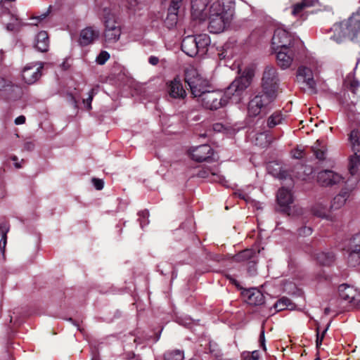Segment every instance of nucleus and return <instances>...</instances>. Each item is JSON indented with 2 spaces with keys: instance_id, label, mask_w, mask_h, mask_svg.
<instances>
[{
  "instance_id": "nucleus-14",
  "label": "nucleus",
  "mask_w": 360,
  "mask_h": 360,
  "mask_svg": "<svg viewBox=\"0 0 360 360\" xmlns=\"http://www.w3.org/2000/svg\"><path fill=\"white\" fill-rule=\"evenodd\" d=\"M342 176L331 170H324L318 173L317 182L322 186H331L340 184Z\"/></svg>"
},
{
  "instance_id": "nucleus-58",
  "label": "nucleus",
  "mask_w": 360,
  "mask_h": 360,
  "mask_svg": "<svg viewBox=\"0 0 360 360\" xmlns=\"http://www.w3.org/2000/svg\"><path fill=\"white\" fill-rule=\"evenodd\" d=\"M6 85V81L4 79L0 77V90Z\"/></svg>"
},
{
  "instance_id": "nucleus-49",
  "label": "nucleus",
  "mask_w": 360,
  "mask_h": 360,
  "mask_svg": "<svg viewBox=\"0 0 360 360\" xmlns=\"http://www.w3.org/2000/svg\"><path fill=\"white\" fill-rule=\"evenodd\" d=\"M213 130L217 132L223 131L225 129L224 126L221 123H215L212 126Z\"/></svg>"
},
{
  "instance_id": "nucleus-12",
  "label": "nucleus",
  "mask_w": 360,
  "mask_h": 360,
  "mask_svg": "<svg viewBox=\"0 0 360 360\" xmlns=\"http://www.w3.org/2000/svg\"><path fill=\"white\" fill-rule=\"evenodd\" d=\"M42 63L27 65L22 71V78L27 84H34L41 75Z\"/></svg>"
},
{
  "instance_id": "nucleus-32",
  "label": "nucleus",
  "mask_w": 360,
  "mask_h": 360,
  "mask_svg": "<svg viewBox=\"0 0 360 360\" xmlns=\"http://www.w3.org/2000/svg\"><path fill=\"white\" fill-rule=\"evenodd\" d=\"M165 360H183L184 359V352L180 349H173L165 352Z\"/></svg>"
},
{
  "instance_id": "nucleus-1",
  "label": "nucleus",
  "mask_w": 360,
  "mask_h": 360,
  "mask_svg": "<svg viewBox=\"0 0 360 360\" xmlns=\"http://www.w3.org/2000/svg\"><path fill=\"white\" fill-rule=\"evenodd\" d=\"M233 15L231 6H225L220 0L212 1L209 7L207 18L209 19L208 29L212 33H220L230 24Z\"/></svg>"
},
{
  "instance_id": "nucleus-11",
  "label": "nucleus",
  "mask_w": 360,
  "mask_h": 360,
  "mask_svg": "<svg viewBox=\"0 0 360 360\" xmlns=\"http://www.w3.org/2000/svg\"><path fill=\"white\" fill-rule=\"evenodd\" d=\"M341 299L351 304L353 307L360 308V291L348 284H342L338 288Z\"/></svg>"
},
{
  "instance_id": "nucleus-48",
  "label": "nucleus",
  "mask_w": 360,
  "mask_h": 360,
  "mask_svg": "<svg viewBox=\"0 0 360 360\" xmlns=\"http://www.w3.org/2000/svg\"><path fill=\"white\" fill-rule=\"evenodd\" d=\"M303 150L301 149H295L292 151V155L295 159H300L303 157Z\"/></svg>"
},
{
  "instance_id": "nucleus-40",
  "label": "nucleus",
  "mask_w": 360,
  "mask_h": 360,
  "mask_svg": "<svg viewBox=\"0 0 360 360\" xmlns=\"http://www.w3.org/2000/svg\"><path fill=\"white\" fill-rule=\"evenodd\" d=\"M289 300L287 298H282L278 302L275 304V308L278 311H281L285 309V307L288 306Z\"/></svg>"
},
{
  "instance_id": "nucleus-62",
  "label": "nucleus",
  "mask_w": 360,
  "mask_h": 360,
  "mask_svg": "<svg viewBox=\"0 0 360 360\" xmlns=\"http://www.w3.org/2000/svg\"><path fill=\"white\" fill-rule=\"evenodd\" d=\"M315 360H320L319 359H316Z\"/></svg>"
},
{
  "instance_id": "nucleus-52",
  "label": "nucleus",
  "mask_w": 360,
  "mask_h": 360,
  "mask_svg": "<svg viewBox=\"0 0 360 360\" xmlns=\"http://www.w3.org/2000/svg\"><path fill=\"white\" fill-rule=\"evenodd\" d=\"M25 117L23 115L18 116L15 120V124H18V125L22 124L25 123Z\"/></svg>"
},
{
  "instance_id": "nucleus-2",
  "label": "nucleus",
  "mask_w": 360,
  "mask_h": 360,
  "mask_svg": "<svg viewBox=\"0 0 360 360\" xmlns=\"http://www.w3.org/2000/svg\"><path fill=\"white\" fill-rule=\"evenodd\" d=\"M333 30L335 34L331 39L338 43L346 37L352 41L360 42V8L347 21L334 25Z\"/></svg>"
},
{
  "instance_id": "nucleus-18",
  "label": "nucleus",
  "mask_w": 360,
  "mask_h": 360,
  "mask_svg": "<svg viewBox=\"0 0 360 360\" xmlns=\"http://www.w3.org/2000/svg\"><path fill=\"white\" fill-rule=\"evenodd\" d=\"M275 51H276V58L278 65L282 69L289 68L291 65L294 58V51L292 49V46L286 47V49H278Z\"/></svg>"
},
{
  "instance_id": "nucleus-19",
  "label": "nucleus",
  "mask_w": 360,
  "mask_h": 360,
  "mask_svg": "<svg viewBox=\"0 0 360 360\" xmlns=\"http://www.w3.org/2000/svg\"><path fill=\"white\" fill-rule=\"evenodd\" d=\"M277 202L282 212L290 214V205L293 202L292 195L290 191L282 188L277 193Z\"/></svg>"
},
{
  "instance_id": "nucleus-4",
  "label": "nucleus",
  "mask_w": 360,
  "mask_h": 360,
  "mask_svg": "<svg viewBox=\"0 0 360 360\" xmlns=\"http://www.w3.org/2000/svg\"><path fill=\"white\" fill-rule=\"evenodd\" d=\"M252 74L248 72L236 78L224 91L229 101L238 103L245 89L250 85Z\"/></svg>"
},
{
  "instance_id": "nucleus-10",
  "label": "nucleus",
  "mask_w": 360,
  "mask_h": 360,
  "mask_svg": "<svg viewBox=\"0 0 360 360\" xmlns=\"http://www.w3.org/2000/svg\"><path fill=\"white\" fill-rule=\"evenodd\" d=\"M294 37L286 30L278 27L274 31L272 37V46L274 50L285 49L292 46L294 42Z\"/></svg>"
},
{
  "instance_id": "nucleus-31",
  "label": "nucleus",
  "mask_w": 360,
  "mask_h": 360,
  "mask_svg": "<svg viewBox=\"0 0 360 360\" xmlns=\"http://www.w3.org/2000/svg\"><path fill=\"white\" fill-rule=\"evenodd\" d=\"M313 150L317 159L323 160L326 158V147L319 140L313 146Z\"/></svg>"
},
{
  "instance_id": "nucleus-39",
  "label": "nucleus",
  "mask_w": 360,
  "mask_h": 360,
  "mask_svg": "<svg viewBox=\"0 0 360 360\" xmlns=\"http://www.w3.org/2000/svg\"><path fill=\"white\" fill-rule=\"evenodd\" d=\"M109 58V53L105 51H102L97 56L96 61L99 65H103Z\"/></svg>"
},
{
  "instance_id": "nucleus-36",
  "label": "nucleus",
  "mask_w": 360,
  "mask_h": 360,
  "mask_svg": "<svg viewBox=\"0 0 360 360\" xmlns=\"http://www.w3.org/2000/svg\"><path fill=\"white\" fill-rule=\"evenodd\" d=\"M348 259L349 262L354 266L360 263V245H356L354 249L351 250Z\"/></svg>"
},
{
  "instance_id": "nucleus-15",
  "label": "nucleus",
  "mask_w": 360,
  "mask_h": 360,
  "mask_svg": "<svg viewBox=\"0 0 360 360\" xmlns=\"http://www.w3.org/2000/svg\"><path fill=\"white\" fill-rule=\"evenodd\" d=\"M100 31L98 28L89 26L81 30L78 42L82 46L93 44L98 39Z\"/></svg>"
},
{
  "instance_id": "nucleus-42",
  "label": "nucleus",
  "mask_w": 360,
  "mask_h": 360,
  "mask_svg": "<svg viewBox=\"0 0 360 360\" xmlns=\"http://www.w3.org/2000/svg\"><path fill=\"white\" fill-rule=\"evenodd\" d=\"M94 94V89H91L89 94V97L86 100H84V103L86 104V108L88 110L91 109V101Z\"/></svg>"
},
{
  "instance_id": "nucleus-3",
  "label": "nucleus",
  "mask_w": 360,
  "mask_h": 360,
  "mask_svg": "<svg viewBox=\"0 0 360 360\" xmlns=\"http://www.w3.org/2000/svg\"><path fill=\"white\" fill-rule=\"evenodd\" d=\"M184 80L189 86L193 96L198 99L208 90V81L202 77L193 66L186 68Z\"/></svg>"
},
{
  "instance_id": "nucleus-60",
  "label": "nucleus",
  "mask_w": 360,
  "mask_h": 360,
  "mask_svg": "<svg viewBox=\"0 0 360 360\" xmlns=\"http://www.w3.org/2000/svg\"><path fill=\"white\" fill-rule=\"evenodd\" d=\"M15 167H16V168H20V167H21V166L19 165V163H18V162H15Z\"/></svg>"
},
{
  "instance_id": "nucleus-43",
  "label": "nucleus",
  "mask_w": 360,
  "mask_h": 360,
  "mask_svg": "<svg viewBox=\"0 0 360 360\" xmlns=\"http://www.w3.org/2000/svg\"><path fill=\"white\" fill-rule=\"evenodd\" d=\"M312 233V229L310 227H307V226H304V227H302V229H300L299 231V235L300 236H309L311 235Z\"/></svg>"
},
{
  "instance_id": "nucleus-55",
  "label": "nucleus",
  "mask_w": 360,
  "mask_h": 360,
  "mask_svg": "<svg viewBox=\"0 0 360 360\" xmlns=\"http://www.w3.org/2000/svg\"><path fill=\"white\" fill-rule=\"evenodd\" d=\"M226 277L230 281V282L236 286H239L238 281L230 275H226Z\"/></svg>"
},
{
  "instance_id": "nucleus-57",
  "label": "nucleus",
  "mask_w": 360,
  "mask_h": 360,
  "mask_svg": "<svg viewBox=\"0 0 360 360\" xmlns=\"http://www.w3.org/2000/svg\"><path fill=\"white\" fill-rule=\"evenodd\" d=\"M136 5V0H131L130 5L128 6L129 9H132Z\"/></svg>"
},
{
  "instance_id": "nucleus-35",
  "label": "nucleus",
  "mask_w": 360,
  "mask_h": 360,
  "mask_svg": "<svg viewBox=\"0 0 360 360\" xmlns=\"http://www.w3.org/2000/svg\"><path fill=\"white\" fill-rule=\"evenodd\" d=\"M316 260L322 265H330L334 260L332 253L320 252L316 255Z\"/></svg>"
},
{
  "instance_id": "nucleus-54",
  "label": "nucleus",
  "mask_w": 360,
  "mask_h": 360,
  "mask_svg": "<svg viewBox=\"0 0 360 360\" xmlns=\"http://www.w3.org/2000/svg\"><path fill=\"white\" fill-rule=\"evenodd\" d=\"M259 139H266V135L265 134H259V136H257L256 137V139H255L256 144H257V145L259 144V145H261V146H262V145H263V143H258V140H259Z\"/></svg>"
},
{
  "instance_id": "nucleus-51",
  "label": "nucleus",
  "mask_w": 360,
  "mask_h": 360,
  "mask_svg": "<svg viewBox=\"0 0 360 360\" xmlns=\"http://www.w3.org/2000/svg\"><path fill=\"white\" fill-rule=\"evenodd\" d=\"M271 174H272L274 176H277L280 179L285 178V176L284 175L285 172L282 171H269Z\"/></svg>"
},
{
  "instance_id": "nucleus-41",
  "label": "nucleus",
  "mask_w": 360,
  "mask_h": 360,
  "mask_svg": "<svg viewBox=\"0 0 360 360\" xmlns=\"http://www.w3.org/2000/svg\"><path fill=\"white\" fill-rule=\"evenodd\" d=\"M21 25L20 21L18 18H15V22L8 24L6 27L8 30L15 31L18 30Z\"/></svg>"
},
{
  "instance_id": "nucleus-59",
  "label": "nucleus",
  "mask_w": 360,
  "mask_h": 360,
  "mask_svg": "<svg viewBox=\"0 0 360 360\" xmlns=\"http://www.w3.org/2000/svg\"><path fill=\"white\" fill-rule=\"evenodd\" d=\"M354 240L360 242V234L357 235Z\"/></svg>"
},
{
  "instance_id": "nucleus-22",
  "label": "nucleus",
  "mask_w": 360,
  "mask_h": 360,
  "mask_svg": "<svg viewBox=\"0 0 360 360\" xmlns=\"http://www.w3.org/2000/svg\"><path fill=\"white\" fill-rule=\"evenodd\" d=\"M259 252V251L256 252L252 249H246L236 254L234 256V260L239 262H248L250 268L254 267Z\"/></svg>"
},
{
  "instance_id": "nucleus-25",
  "label": "nucleus",
  "mask_w": 360,
  "mask_h": 360,
  "mask_svg": "<svg viewBox=\"0 0 360 360\" xmlns=\"http://www.w3.org/2000/svg\"><path fill=\"white\" fill-rule=\"evenodd\" d=\"M202 178H210L211 181L223 184L224 178L219 174L218 169L207 168L200 170L198 173Z\"/></svg>"
},
{
  "instance_id": "nucleus-5",
  "label": "nucleus",
  "mask_w": 360,
  "mask_h": 360,
  "mask_svg": "<svg viewBox=\"0 0 360 360\" xmlns=\"http://www.w3.org/2000/svg\"><path fill=\"white\" fill-rule=\"evenodd\" d=\"M276 99L275 97L259 92L248 103V113L250 117H256L260 115H266L271 108V103Z\"/></svg>"
},
{
  "instance_id": "nucleus-61",
  "label": "nucleus",
  "mask_w": 360,
  "mask_h": 360,
  "mask_svg": "<svg viewBox=\"0 0 360 360\" xmlns=\"http://www.w3.org/2000/svg\"><path fill=\"white\" fill-rule=\"evenodd\" d=\"M17 160H18V158H17L16 157H13V161H16Z\"/></svg>"
},
{
  "instance_id": "nucleus-20",
  "label": "nucleus",
  "mask_w": 360,
  "mask_h": 360,
  "mask_svg": "<svg viewBox=\"0 0 360 360\" xmlns=\"http://www.w3.org/2000/svg\"><path fill=\"white\" fill-rule=\"evenodd\" d=\"M191 156L197 162H202L209 159L213 155V150L207 144L200 145L191 150Z\"/></svg>"
},
{
  "instance_id": "nucleus-44",
  "label": "nucleus",
  "mask_w": 360,
  "mask_h": 360,
  "mask_svg": "<svg viewBox=\"0 0 360 360\" xmlns=\"http://www.w3.org/2000/svg\"><path fill=\"white\" fill-rule=\"evenodd\" d=\"M345 200H346V193H341V194L337 195L336 197H335L333 204H335L336 202H340V205H342L345 202ZM335 205H333L332 207H333Z\"/></svg>"
},
{
  "instance_id": "nucleus-30",
  "label": "nucleus",
  "mask_w": 360,
  "mask_h": 360,
  "mask_svg": "<svg viewBox=\"0 0 360 360\" xmlns=\"http://www.w3.org/2000/svg\"><path fill=\"white\" fill-rule=\"evenodd\" d=\"M311 212L314 215L322 219L328 218L327 206L322 203L315 204L311 208Z\"/></svg>"
},
{
  "instance_id": "nucleus-7",
  "label": "nucleus",
  "mask_w": 360,
  "mask_h": 360,
  "mask_svg": "<svg viewBox=\"0 0 360 360\" xmlns=\"http://www.w3.org/2000/svg\"><path fill=\"white\" fill-rule=\"evenodd\" d=\"M278 84L279 79L276 69L272 66H266L262 78V91L276 98Z\"/></svg>"
},
{
  "instance_id": "nucleus-53",
  "label": "nucleus",
  "mask_w": 360,
  "mask_h": 360,
  "mask_svg": "<svg viewBox=\"0 0 360 360\" xmlns=\"http://www.w3.org/2000/svg\"><path fill=\"white\" fill-rule=\"evenodd\" d=\"M159 62V59L158 58L155 57V56H150L149 58V63L153 65H155L158 63Z\"/></svg>"
},
{
  "instance_id": "nucleus-8",
  "label": "nucleus",
  "mask_w": 360,
  "mask_h": 360,
  "mask_svg": "<svg viewBox=\"0 0 360 360\" xmlns=\"http://www.w3.org/2000/svg\"><path fill=\"white\" fill-rule=\"evenodd\" d=\"M103 23L105 27L103 31L105 42L108 44L117 42L120 38L122 29L115 16L109 12L105 13Z\"/></svg>"
},
{
  "instance_id": "nucleus-27",
  "label": "nucleus",
  "mask_w": 360,
  "mask_h": 360,
  "mask_svg": "<svg viewBox=\"0 0 360 360\" xmlns=\"http://www.w3.org/2000/svg\"><path fill=\"white\" fill-rule=\"evenodd\" d=\"M198 49L200 54H204L207 50L208 46L210 44V38L206 34H200L194 37Z\"/></svg>"
},
{
  "instance_id": "nucleus-50",
  "label": "nucleus",
  "mask_w": 360,
  "mask_h": 360,
  "mask_svg": "<svg viewBox=\"0 0 360 360\" xmlns=\"http://www.w3.org/2000/svg\"><path fill=\"white\" fill-rule=\"evenodd\" d=\"M259 343L264 350H266L264 330H262L259 335Z\"/></svg>"
},
{
  "instance_id": "nucleus-6",
  "label": "nucleus",
  "mask_w": 360,
  "mask_h": 360,
  "mask_svg": "<svg viewBox=\"0 0 360 360\" xmlns=\"http://www.w3.org/2000/svg\"><path fill=\"white\" fill-rule=\"evenodd\" d=\"M198 101L205 108L210 110L223 108L229 102L224 92L208 90Z\"/></svg>"
},
{
  "instance_id": "nucleus-16",
  "label": "nucleus",
  "mask_w": 360,
  "mask_h": 360,
  "mask_svg": "<svg viewBox=\"0 0 360 360\" xmlns=\"http://www.w3.org/2000/svg\"><path fill=\"white\" fill-rule=\"evenodd\" d=\"M209 0H192L191 15L195 19L204 20L209 13L207 8Z\"/></svg>"
},
{
  "instance_id": "nucleus-17",
  "label": "nucleus",
  "mask_w": 360,
  "mask_h": 360,
  "mask_svg": "<svg viewBox=\"0 0 360 360\" xmlns=\"http://www.w3.org/2000/svg\"><path fill=\"white\" fill-rule=\"evenodd\" d=\"M167 91L173 98L184 99L186 96V91L178 77L167 82Z\"/></svg>"
},
{
  "instance_id": "nucleus-47",
  "label": "nucleus",
  "mask_w": 360,
  "mask_h": 360,
  "mask_svg": "<svg viewBox=\"0 0 360 360\" xmlns=\"http://www.w3.org/2000/svg\"><path fill=\"white\" fill-rule=\"evenodd\" d=\"M93 184L97 190H101L103 188L104 183L101 179H93Z\"/></svg>"
},
{
  "instance_id": "nucleus-38",
  "label": "nucleus",
  "mask_w": 360,
  "mask_h": 360,
  "mask_svg": "<svg viewBox=\"0 0 360 360\" xmlns=\"http://www.w3.org/2000/svg\"><path fill=\"white\" fill-rule=\"evenodd\" d=\"M345 84L352 92L355 93L356 90H357L359 86V82L355 79L351 78L350 76H347L345 80Z\"/></svg>"
},
{
  "instance_id": "nucleus-34",
  "label": "nucleus",
  "mask_w": 360,
  "mask_h": 360,
  "mask_svg": "<svg viewBox=\"0 0 360 360\" xmlns=\"http://www.w3.org/2000/svg\"><path fill=\"white\" fill-rule=\"evenodd\" d=\"M283 120L284 117L280 112H274L269 117L267 126L269 128H273L275 126L281 124Z\"/></svg>"
},
{
  "instance_id": "nucleus-29",
  "label": "nucleus",
  "mask_w": 360,
  "mask_h": 360,
  "mask_svg": "<svg viewBox=\"0 0 360 360\" xmlns=\"http://www.w3.org/2000/svg\"><path fill=\"white\" fill-rule=\"evenodd\" d=\"M9 231V225L7 223H2L0 225V250L3 255H4L6 245L7 243V233Z\"/></svg>"
},
{
  "instance_id": "nucleus-21",
  "label": "nucleus",
  "mask_w": 360,
  "mask_h": 360,
  "mask_svg": "<svg viewBox=\"0 0 360 360\" xmlns=\"http://www.w3.org/2000/svg\"><path fill=\"white\" fill-rule=\"evenodd\" d=\"M349 171L354 180L349 179L347 183L348 186L353 188V186L356 184L360 176V153H354V155L350 158Z\"/></svg>"
},
{
  "instance_id": "nucleus-37",
  "label": "nucleus",
  "mask_w": 360,
  "mask_h": 360,
  "mask_svg": "<svg viewBox=\"0 0 360 360\" xmlns=\"http://www.w3.org/2000/svg\"><path fill=\"white\" fill-rule=\"evenodd\" d=\"M183 0H172L171 5L169 8V18H171L172 20H176V14L179 8H180L181 3Z\"/></svg>"
},
{
  "instance_id": "nucleus-23",
  "label": "nucleus",
  "mask_w": 360,
  "mask_h": 360,
  "mask_svg": "<svg viewBox=\"0 0 360 360\" xmlns=\"http://www.w3.org/2000/svg\"><path fill=\"white\" fill-rule=\"evenodd\" d=\"M198 47L193 36H187L182 41L181 50L191 57H193L200 53Z\"/></svg>"
},
{
  "instance_id": "nucleus-9",
  "label": "nucleus",
  "mask_w": 360,
  "mask_h": 360,
  "mask_svg": "<svg viewBox=\"0 0 360 360\" xmlns=\"http://www.w3.org/2000/svg\"><path fill=\"white\" fill-rule=\"evenodd\" d=\"M146 340V337L139 330L124 335L122 342L123 349L126 352V358L128 359H133L135 356L134 349H136L138 345L144 344Z\"/></svg>"
},
{
  "instance_id": "nucleus-33",
  "label": "nucleus",
  "mask_w": 360,
  "mask_h": 360,
  "mask_svg": "<svg viewBox=\"0 0 360 360\" xmlns=\"http://www.w3.org/2000/svg\"><path fill=\"white\" fill-rule=\"evenodd\" d=\"M314 2V1L303 0L302 2L294 5L292 11V15H299L304 8L313 6Z\"/></svg>"
},
{
  "instance_id": "nucleus-13",
  "label": "nucleus",
  "mask_w": 360,
  "mask_h": 360,
  "mask_svg": "<svg viewBox=\"0 0 360 360\" xmlns=\"http://www.w3.org/2000/svg\"><path fill=\"white\" fill-rule=\"evenodd\" d=\"M297 80L305 86L311 93L316 92V84L314 79L313 72L309 68L302 66L297 70Z\"/></svg>"
},
{
  "instance_id": "nucleus-24",
  "label": "nucleus",
  "mask_w": 360,
  "mask_h": 360,
  "mask_svg": "<svg viewBox=\"0 0 360 360\" xmlns=\"http://www.w3.org/2000/svg\"><path fill=\"white\" fill-rule=\"evenodd\" d=\"M243 295L250 304L259 305L264 302V295L257 288H251L243 292Z\"/></svg>"
},
{
  "instance_id": "nucleus-26",
  "label": "nucleus",
  "mask_w": 360,
  "mask_h": 360,
  "mask_svg": "<svg viewBox=\"0 0 360 360\" xmlns=\"http://www.w3.org/2000/svg\"><path fill=\"white\" fill-rule=\"evenodd\" d=\"M36 48L41 52H46L49 46V39L46 32L41 31L36 37Z\"/></svg>"
},
{
  "instance_id": "nucleus-56",
  "label": "nucleus",
  "mask_w": 360,
  "mask_h": 360,
  "mask_svg": "<svg viewBox=\"0 0 360 360\" xmlns=\"http://www.w3.org/2000/svg\"><path fill=\"white\" fill-rule=\"evenodd\" d=\"M48 13H45L42 15H41L40 16H38V17H35L33 19H37L38 20H44V18H46V17L47 16Z\"/></svg>"
},
{
  "instance_id": "nucleus-28",
  "label": "nucleus",
  "mask_w": 360,
  "mask_h": 360,
  "mask_svg": "<svg viewBox=\"0 0 360 360\" xmlns=\"http://www.w3.org/2000/svg\"><path fill=\"white\" fill-rule=\"evenodd\" d=\"M349 141L353 152L360 153V130H352L349 135Z\"/></svg>"
},
{
  "instance_id": "nucleus-45",
  "label": "nucleus",
  "mask_w": 360,
  "mask_h": 360,
  "mask_svg": "<svg viewBox=\"0 0 360 360\" xmlns=\"http://www.w3.org/2000/svg\"><path fill=\"white\" fill-rule=\"evenodd\" d=\"M329 325L323 330L322 334L320 335L319 333H317V338H316V346L319 347L321 345L323 338L325 336L326 333L327 332L328 329Z\"/></svg>"
},
{
  "instance_id": "nucleus-46",
  "label": "nucleus",
  "mask_w": 360,
  "mask_h": 360,
  "mask_svg": "<svg viewBox=\"0 0 360 360\" xmlns=\"http://www.w3.org/2000/svg\"><path fill=\"white\" fill-rule=\"evenodd\" d=\"M259 354L258 351H253L251 354H248L245 359V360H259Z\"/></svg>"
}]
</instances>
